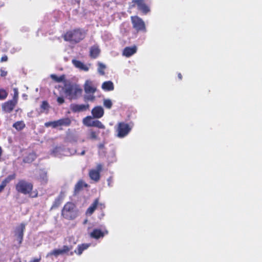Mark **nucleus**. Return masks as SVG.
<instances>
[{"instance_id":"obj_6","label":"nucleus","mask_w":262,"mask_h":262,"mask_svg":"<svg viewBox=\"0 0 262 262\" xmlns=\"http://www.w3.org/2000/svg\"><path fill=\"white\" fill-rule=\"evenodd\" d=\"M134 28L138 32H145L146 27L144 21L138 16H131Z\"/></svg>"},{"instance_id":"obj_1","label":"nucleus","mask_w":262,"mask_h":262,"mask_svg":"<svg viewBox=\"0 0 262 262\" xmlns=\"http://www.w3.org/2000/svg\"><path fill=\"white\" fill-rule=\"evenodd\" d=\"M16 191L24 195H28L31 198H37L38 192L37 189L33 190V184L24 179L19 180L15 186Z\"/></svg>"},{"instance_id":"obj_44","label":"nucleus","mask_w":262,"mask_h":262,"mask_svg":"<svg viewBox=\"0 0 262 262\" xmlns=\"http://www.w3.org/2000/svg\"><path fill=\"white\" fill-rule=\"evenodd\" d=\"M2 154H3V150H2V147L0 146V162L2 160Z\"/></svg>"},{"instance_id":"obj_45","label":"nucleus","mask_w":262,"mask_h":262,"mask_svg":"<svg viewBox=\"0 0 262 262\" xmlns=\"http://www.w3.org/2000/svg\"><path fill=\"white\" fill-rule=\"evenodd\" d=\"M104 147V144L102 143H100L98 145V148L99 149H102Z\"/></svg>"},{"instance_id":"obj_14","label":"nucleus","mask_w":262,"mask_h":262,"mask_svg":"<svg viewBox=\"0 0 262 262\" xmlns=\"http://www.w3.org/2000/svg\"><path fill=\"white\" fill-rule=\"evenodd\" d=\"M72 120L69 117L62 118L56 120L57 127H68L71 125Z\"/></svg>"},{"instance_id":"obj_21","label":"nucleus","mask_w":262,"mask_h":262,"mask_svg":"<svg viewBox=\"0 0 262 262\" xmlns=\"http://www.w3.org/2000/svg\"><path fill=\"white\" fill-rule=\"evenodd\" d=\"M83 187H88V184L84 183L82 180L79 181L75 186V193H77L79 192L83 189Z\"/></svg>"},{"instance_id":"obj_15","label":"nucleus","mask_w":262,"mask_h":262,"mask_svg":"<svg viewBox=\"0 0 262 262\" xmlns=\"http://www.w3.org/2000/svg\"><path fill=\"white\" fill-rule=\"evenodd\" d=\"M84 91L87 94H94L96 91V88L95 87L92 81L86 80L84 85Z\"/></svg>"},{"instance_id":"obj_25","label":"nucleus","mask_w":262,"mask_h":262,"mask_svg":"<svg viewBox=\"0 0 262 262\" xmlns=\"http://www.w3.org/2000/svg\"><path fill=\"white\" fill-rule=\"evenodd\" d=\"M90 246V244H82L79 245L77 247V249L75 250V252L78 255H81L83 251L87 249Z\"/></svg>"},{"instance_id":"obj_22","label":"nucleus","mask_w":262,"mask_h":262,"mask_svg":"<svg viewBox=\"0 0 262 262\" xmlns=\"http://www.w3.org/2000/svg\"><path fill=\"white\" fill-rule=\"evenodd\" d=\"M99 132H96L93 129H90L89 130L87 139L91 140H96L98 139V135Z\"/></svg>"},{"instance_id":"obj_35","label":"nucleus","mask_w":262,"mask_h":262,"mask_svg":"<svg viewBox=\"0 0 262 262\" xmlns=\"http://www.w3.org/2000/svg\"><path fill=\"white\" fill-rule=\"evenodd\" d=\"M50 108V105L47 101H43L40 105V108L43 111L48 110Z\"/></svg>"},{"instance_id":"obj_7","label":"nucleus","mask_w":262,"mask_h":262,"mask_svg":"<svg viewBox=\"0 0 262 262\" xmlns=\"http://www.w3.org/2000/svg\"><path fill=\"white\" fill-rule=\"evenodd\" d=\"M102 165L98 164L96 166V169H92L89 171V175L90 179L95 182H98L100 179V172L102 170Z\"/></svg>"},{"instance_id":"obj_37","label":"nucleus","mask_w":262,"mask_h":262,"mask_svg":"<svg viewBox=\"0 0 262 262\" xmlns=\"http://www.w3.org/2000/svg\"><path fill=\"white\" fill-rule=\"evenodd\" d=\"M57 101L58 103L60 104L63 103L64 102V100L63 98L61 97H58L57 99Z\"/></svg>"},{"instance_id":"obj_20","label":"nucleus","mask_w":262,"mask_h":262,"mask_svg":"<svg viewBox=\"0 0 262 262\" xmlns=\"http://www.w3.org/2000/svg\"><path fill=\"white\" fill-rule=\"evenodd\" d=\"M98 205V199H96L91 206L87 209L86 213L92 215Z\"/></svg>"},{"instance_id":"obj_47","label":"nucleus","mask_w":262,"mask_h":262,"mask_svg":"<svg viewBox=\"0 0 262 262\" xmlns=\"http://www.w3.org/2000/svg\"><path fill=\"white\" fill-rule=\"evenodd\" d=\"M85 150H83V151L81 152L80 155H84L85 154Z\"/></svg>"},{"instance_id":"obj_27","label":"nucleus","mask_w":262,"mask_h":262,"mask_svg":"<svg viewBox=\"0 0 262 262\" xmlns=\"http://www.w3.org/2000/svg\"><path fill=\"white\" fill-rule=\"evenodd\" d=\"M64 195V193L63 192H61L60 195L55 200L52 205V208H57L61 204Z\"/></svg>"},{"instance_id":"obj_41","label":"nucleus","mask_w":262,"mask_h":262,"mask_svg":"<svg viewBox=\"0 0 262 262\" xmlns=\"http://www.w3.org/2000/svg\"><path fill=\"white\" fill-rule=\"evenodd\" d=\"M41 260V256H40L39 258H34V259L31 260L30 262H40Z\"/></svg>"},{"instance_id":"obj_16","label":"nucleus","mask_w":262,"mask_h":262,"mask_svg":"<svg viewBox=\"0 0 262 262\" xmlns=\"http://www.w3.org/2000/svg\"><path fill=\"white\" fill-rule=\"evenodd\" d=\"M92 114L95 118H100L104 115V110L101 106H97L92 110Z\"/></svg>"},{"instance_id":"obj_13","label":"nucleus","mask_w":262,"mask_h":262,"mask_svg":"<svg viewBox=\"0 0 262 262\" xmlns=\"http://www.w3.org/2000/svg\"><path fill=\"white\" fill-rule=\"evenodd\" d=\"M16 173H13L12 174L9 175L2 182L0 185V193L4 189L5 187L8 183L16 178Z\"/></svg>"},{"instance_id":"obj_4","label":"nucleus","mask_w":262,"mask_h":262,"mask_svg":"<svg viewBox=\"0 0 262 262\" xmlns=\"http://www.w3.org/2000/svg\"><path fill=\"white\" fill-rule=\"evenodd\" d=\"M132 127L133 126L128 123L124 122H119L116 128L117 136L120 138L125 137L131 131Z\"/></svg>"},{"instance_id":"obj_3","label":"nucleus","mask_w":262,"mask_h":262,"mask_svg":"<svg viewBox=\"0 0 262 262\" xmlns=\"http://www.w3.org/2000/svg\"><path fill=\"white\" fill-rule=\"evenodd\" d=\"M64 87V93L71 99H76L82 94V90L77 84L69 83L66 84Z\"/></svg>"},{"instance_id":"obj_23","label":"nucleus","mask_w":262,"mask_h":262,"mask_svg":"<svg viewBox=\"0 0 262 262\" xmlns=\"http://www.w3.org/2000/svg\"><path fill=\"white\" fill-rule=\"evenodd\" d=\"M102 89L107 91H113L114 89V84L111 81H105L102 84Z\"/></svg>"},{"instance_id":"obj_46","label":"nucleus","mask_w":262,"mask_h":262,"mask_svg":"<svg viewBox=\"0 0 262 262\" xmlns=\"http://www.w3.org/2000/svg\"><path fill=\"white\" fill-rule=\"evenodd\" d=\"M178 76V78H179V79L180 80H182V75H181V73H179Z\"/></svg>"},{"instance_id":"obj_12","label":"nucleus","mask_w":262,"mask_h":262,"mask_svg":"<svg viewBox=\"0 0 262 262\" xmlns=\"http://www.w3.org/2000/svg\"><path fill=\"white\" fill-rule=\"evenodd\" d=\"M108 233V231L107 230L102 231L99 229H94L92 232L90 233L91 237L94 239H99L101 237H103L105 234Z\"/></svg>"},{"instance_id":"obj_43","label":"nucleus","mask_w":262,"mask_h":262,"mask_svg":"<svg viewBox=\"0 0 262 262\" xmlns=\"http://www.w3.org/2000/svg\"><path fill=\"white\" fill-rule=\"evenodd\" d=\"M86 99H87L88 100H91V101H93V100H94V99H95V97H94V96H90L86 98Z\"/></svg>"},{"instance_id":"obj_36","label":"nucleus","mask_w":262,"mask_h":262,"mask_svg":"<svg viewBox=\"0 0 262 262\" xmlns=\"http://www.w3.org/2000/svg\"><path fill=\"white\" fill-rule=\"evenodd\" d=\"M45 126L47 127L51 126L52 128H57L56 120L54 121H49L45 123Z\"/></svg>"},{"instance_id":"obj_31","label":"nucleus","mask_w":262,"mask_h":262,"mask_svg":"<svg viewBox=\"0 0 262 262\" xmlns=\"http://www.w3.org/2000/svg\"><path fill=\"white\" fill-rule=\"evenodd\" d=\"M98 71L100 73V74L103 75L104 74V70L106 68V66L101 62H98Z\"/></svg>"},{"instance_id":"obj_42","label":"nucleus","mask_w":262,"mask_h":262,"mask_svg":"<svg viewBox=\"0 0 262 262\" xmlns=\"http://www.w3.org/2000/svg\"><path fill=\"white\" fill-rule=\"evenodd\" d=\"M97 207L100 208L101 210H102L105 208V205L101 203H100V204L98 203V205Z\"/></svg>"},{"instance_id":"obj_30","label":"nucleus","mask_w":262,"mask_h":262,"mask_svg":"<svg viewBox=\"0 0 262 262\" xmlns=\"http://www.w3.org/2000/svg\"><path fill=\"white\" fill-rule=\"evenodd\" d=\"M50 77L52 78V79L54 81H55L56 82H61L65 80L66 76L65 75H62L60 76L59 77H58L55 74H51L50 75Z\"/></svg>"},{"instance_id":"obj_32","label":"nucleus","mask_w":262,"mask_h":262,"mask_svg":"<svg viewBox=\"0 0 262 262\" xmlns=\"http://www.w3.org/2000/svg\"><path fill=\"white\" fill-rule=\"evenodd\" d=\"M93 125V127H96L100 129H104L105 127V126L101 123V122L98 120H95V122Z\"/></svg>"},{"instance_id":"obj_29","label":"nucleus","mask_w":262,"mask_h":262,"mask_svg":"<svg viewBox=\"0 0 262 262\" xmlns=\"http://www.w3.org/2000/svg\"><path fill=\"white\" fill-rule=\"evenodd\" d=\"M77 34H64L62 35V37L66 41H74L77 42L79 40H76L74 37Z\"/></svg>"},{"instance_id":"obj_33","label":"nucleus","mask_w":262,"mask_h":262,"mask_svg":"<svg viewBox=\"0 0 262 262\" xmlns=\"http://www.w3.org/2000/svg\"><path fill=\"white\" fill-rule=\"evenodd\" d=\"M112 102L110 99H106L103 100V105L107 108L110 109L112 106Z\"/></svg>"},{"instance_id":"obj_34","label":"nucleus","mask_w":262,"mask_h":262,"mask_svg":"<svg viewBox=\"0 0 262 262\" xmlns=\"http://www.w3.org/2000/svg\"><path fill=\"white\" fill-rule=\"evenodd\" d=\"M8 96L6 91L3 89H0V100L5 99Z\"/></svg>"},{"instance_id":"obj_24","label":"nucleus","mask_w":262,"mask_h":262,"mask_svg":"<svg viewBox=\"0 0 262 262\" xmlns=\"http://www.w3.org/2000/svg\"><path fill=\"white\" fill-rule=\"evenodd\" d=\"M38 179L41 183L46 184L48 181L47 172L44 170H40Z\"/></svg>"},{"instance_id":"obj_17","label":"nucleus","mask_w":262,"mask_h":262,"mask_svg":"<svg viewBox=\"0 0 262 262\" xmlns=\"http://www.w3.org/2000/svg\"><path fill=\"white\" fill-rule=\"evenodd\" d=\"M137 52V47L136 46L133 47H125L123 51V55L127 57H129L134 54Z\"/></svg>"},{"instance_id":"obj_28","label":"nucleus","mask_w":262,"mask_h":262,"mask_svg":"<svg viewBox=\"0 0 262 262\" xmlns=\"http://www.w3.org/2000/svg\"><path fill=\"white\" fill-rule=\"evenodd\" d=\"M13 127L17 130L20 131L26 127V124L23 121H19L15 122L13 124Z\"/></svg>"},{"instance_id":"obj_2","label":"nucleus","mask_w":262,"mask_h":262,"mask_svg":"<svg viewBox=\"0 0 262 262\" xmlns=\"http://www.w3.org/2000/svg\"><path fill=\"white\" fill-rule=\"evenodd\" d=\"M77 215L78 210L75 204L71 202L66 203L61 210V216L66 220H73Z\"/></svg>"},{"instance_id":"obj_18","label":"nucleus","mask_w":262,"mask_h":262,"mask_svg":"<svg viewBox=\"0 0 262 262\" xmlns=\"http://www.w3.org/2000/svg\"><path fill=\"white\" fill-rule=\"evenodd\" d=\"M72 62L76 68H78L81 70L84 71H88L89 70V68L87 66L85 65L83 62L79 60L73 59Z\"/></svg>"},{"instance_id":"obj_11","label":"nucleus","mask_w":262,"mask_h":262,"mask_svg":"<svg viewBox=\"0 0 262 262\" xmlns=\"http://www.w3.org/2000/svg\"><path fill=\"white\" fill-rule=\"evenodd\" d=\"M25 230V224L24 223H21L20 225L16 228L15 235L17 237V240L18 241L19 244H21L23 242Z\"/></svg>"},{"instance_id":"obj_10","label":"nucleus","mask_w":262,"mask_h":262,"mask_svg":"<svg viewBox=\"0 0 262 262\" xmlns=\"http://www.w3.org/2000/svg\"><path fill=\"white\" fill-rule=\"evenodd\" d=\"M90 108L89 104H77L72 103L70 105V108L73 113H79L88 110Z\"/></svg>"},{"instance_id":"obj_39","label":"nucleus","mask_w":262,"mask_h":262,"mask_svg":"<svg viewBox=\"0 0 262 262\" xmlns=\"http://www.w3.org/2000/svg\"><path fill=\"white\" fill-rule=\"evenodd\" d=\"M7 75V72L5 70L1 69V77H5Z\"/></svg>"},{"instance_id":"obj_9","label":"nucleus","mask_w":262,"mask_h":262,"mask_svg":"<svg viewBox=\"0 0 262 262\" xmlns=\"http://www.w3.org/2000/svg\"><path fill=\"white\" fill-rule=\"evenodd\" d=\"M73 248V247L72 246H68L66 245H64L62 247V249H55L51 251L50 252H49L48 254V256H52L54 255L55 257H57L59 255H62L65 253H67L69 252L71 250H72Z\"/></svg>"},{"instance_id":"obj_26","label":"nucleus","mask_w":262,"mask_h":262,"mask_svg":"<svg viewBox=\"0 0 262 262\" xmlns=\"http://www.w3.org/2000/svg\"><path fill=\"white\" fill-rule=\"evenodd\" d=\"M82 122L83 124L85 126L92 127L94 126L93 124L95 122V120H93L91 116H89L83 118Z\"/></svg>"},{"instance_id":"obj_40","label":"nucleus","mask_w":262,"mask_h":262,"mask_svg":"<svg viewBox=\"0 0 262 262\" xmlns=\"http://www.w3.org/2000/svg\"><path fill=\"white\" fill-rule=\"evenodd\" d=\"M8 60V57L6 55L2 56L1 58V62L7 61Z\"/></svg>"},{"instance_id":"obj_19","label":"nucleus","mask_w":262,"mask_h":262,"mask_svg":"<svg viewBox=\"0 0 262 262\" xmlns=\"http://www.w3.org/2000/svg\"><path fill=\"white\" fill-rule=\"evenodd\" d=\"M100 50L98 47L93 46L90 48V56L92 58H96L99 55Z\"/></svg>"},{"instance_id":"obj_38","label":"nucleus","mask_w":262,"mask_h":262,"mask_svg":"<svg viewBox=\"0 0 262 262\" xmlns=\"http://www.w3.org/2000/svg\"><path fill=\"white\" fill-rule=\"evenodd\" d=\"M107 181L108 186H110V187L112 186V183L113 182V178H112V177H109L107 179Z\"/></svg>"},{"instance_id":"obj_5","label":"nucleus","mask_w":262,"mask_h":262,"mask_svg":"<svg viewBox=\"0 0 262 262\" xmlns=\"http://www.w3.org/2000/svg\"><path fill=\"white\" fill-rule=\"evenodd\" d=\"M129 8L130 9L137 8L138 10L143 14H147L150 11L149 7L145 3V0H132L129 4Z\"/></svg>"},{"instance_id":"obj_8","label":"nucleus","mask_w":262,"mask_h":262,"mask_svg":"<svg viewBox=\"0 0 262 262\" xmlns=\"http://www.w3.org/2000/svg\"><path fill=\"white\" fill-rule=\"evenodd\" d=\"M17 103V95H15L13 99L5 102L3 106V110L6 113H10L14 109Z\"/></svg>"}]
</instances>
